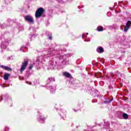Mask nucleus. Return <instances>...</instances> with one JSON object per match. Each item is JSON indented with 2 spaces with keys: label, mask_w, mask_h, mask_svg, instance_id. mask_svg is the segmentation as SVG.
Wrapping results in <instances>:
<instances>
[{
  "label": "nucleus",
  "mask_w": 131,
  "mask_h": 131,
  "mask_svg": "<svg viewBox=\"0 0 131 131\" xmlns=\"http://www.w3.org/2000/svg\"><path fill=\"white\" fill-rule=\"evenodd\" d=\"M82 37H84V35H82Z\"/></svg>",
  "instance_id": "f3484780"
},
{
  "label": "nucleus",
  "mask_w": 131,
  "mask_h": 131,
  "mask_svg": "<svg viewBox=\"0 0 131 131\" xmlns=\"http://www.w3.org/2000/svg\"><path fill=\"white\" fill-rule=\"evenodd\" d=\"M28 64V60H25V62L22 63V66L20 68V71L21 73L25 70L26 67H27V65Z\"/></svg>",
  "instance_id": "f03ea898"
},
{
  "label": "nucleus",
  "mask_w": 131,
  "mask_h": 131,
  "mask_svg": "<svg viewBox=\"0 0 131 131\" xmlns=\"http://www.w3.org/2000/svg\"><path fill=\"white\" fill-rule=\"evenodd\" d=\"M63 75H64V76H66V77H68L69 78H70V77H71V75L67 72L64 73Z\"/></svg>",
  "instance_id": "6e6552de"
},
{
  "label": "nucleus",
  "mask_w": 131,
  "mask_h": 131,
  "mask_svg": "<svg viewBox=\"0 0 131 131\" xmlns=\"http://www.w3.org/2000/svg\"><path fill=\"white\" fill-rule=\"evenodd\" d=\"M43 13H45V10L43 9V8H39L36 11V13H35L36 18H39V17H41Z\"/></svg>",
  "instance_id": "f257e3e1"
},
{
  "label": "nucleus",
  "mask_w": 131,
  "mask_h": 131,
  "mask_svg": "<svg viewBox=\"0 0 131 131\" xmlns=\"http://www.w3.org/2000/svg\"><path fill=\"white\" fill-rule=\"evenodd\" d=\"M131 26V21L129 20L127 21V23L126 24V27H125L124 29V31L125 32H126V31H127V30H128V29H129V27H130Z\"/></svg>",
  "instance_id": "7ed1b4c3"
},
{
  "label": "nucleus",
  "mask_w": 131,
  "mask_h": 131,
  "mask_svg": "<svg viewBox=\"0 0 131 131\" xmlns=\"http://www.w3.org/2000/svg\"><path fill=\"white\" fill-rule=\"evenodd\" d=\"M98 74H99L95 73V77H97V75H98Z\"/></svg>",
  "instance_id": "ddd939ff"
},
{
  "label": "nucleus",
  "mask_w": 131,
  "mask_h": 131,
  "mask_svg": "<svg viewBox=\"0 0 131 131\" xmlns=\"http://www.w3.org/2000/svg\"><path fill=\"white\" fill-rule=\"evenodd\" d=\"M86 34L88 35V34H89V33H87Z\"/></svg>",
  "instance_id": "6ab92c4d"
},
{
  "label": "nucleus",
  "mask_w": 131,
  "mask_h": 131,
  "mask_svg": "<svg viewBox=\"0 0 131 131\" xmlns=\"http://www.w3.org/2000/svg\"><path fill=\"white\" fill-rule=\"evenodd\" d=\"M25 20H26V21H28V22H30L31 23H33V18L30 15L26 16L25 17Z\"/></svg>",
  "instance_id": "20e7f679"
},
{
  "label": "nucleus",
  "mask_w": 131,
  "mask_h": 131,
  "mask_svg": "<svg viewBox=\"0 0 131 131\" xmlns=\"http://www.w3.org/2000/svg\"><path fill=\"white\" fill-rule=\"evenodd\" d=\"M0 67L4 69V70H7V71H12V69L9 67H6L5 66H1Z\"/></svg>",
  "instance_id": "39448f33"
},
{
  "label": "nucleus",
  "mask_w": 131,
  "mask_h": 131,
  "mask_svg": "<svg viewBox=\"0 0 131 131\" xmlns=\"http://www.w3.org/2000/svg\"><path fill=\"white\" fill-rule=\"evenodd\" d=\"M33 67V66L32 64H31L29 67V69H32V68Z\"/></svg>",
  "instance_id": "f8f14e48"
},
{
  "label": "nucleus",
  "mask_w": 131,
  "mask_h": 131,
  "mask_svg": "<svg viewBox=\"0 0 131 131\" xmlns=\"http://www.w3.org/2000/svg\"><path fill=\"white\" fill-rule=\"evenodd\" d=\"M98 31H103V27L99 26L97 28Z\"/></svg>",
  "instance_id": "9d476101"
},
{
  "label": "nucleus",
  "mask_w": 131,
  "mask_h": 131,
  "mask_svg": "<svg viewBox=\"0 0 131 131\" xmlns=\"http://www.w3.org/2000/svg\"><path fill=\"white\" fill-rule=\"evenodd\" d=\"M49 39H52V37H51V36H50V37H49Z\"/></svg>",
  "instance_id": "dca6fc26"
},
{
  "label": "nucleus",
  "mask_w": 131,
  "mask_h": 131,
  "mask_svg": "<svg viewBox=\"0 0 131 131\" xmlns=\"http://www.w3.org/2000/svg\"><path fill=\"white\" fill-rule=\"evenodd\" d=\"M29 84H31V82H29Z\"/></svg>",
  "instance_id": "a211bd4d"
},
{
  "label": "nucleus",
  "mask_w": 131,
  "mask_h": 131,
  "mask_svg": "<svg viewBox=\"0 0 131 131\" xmlns=\"http://www.w3.org/2000/svg\"><path fill=\"white\" fill-rule=\"evenodd\" d=\"M122 117L124 119H127L128 118V115L126 113L123 114Z\"/></svg>",
  "instance_id": "1a4fd4ad"
},
{
  "label": "nucleus",
  "mask_w": 131,
  "mask_h": 131,
  "mask_svg": "<svg viewBox=\"0 0 131 131\" xmlns=\"http://www.w3.org/2000/svg\"><path fill=\"white\" fill-rule=\"evenodd\" d=\"M112 101V100H110V101H108L107 102H106V101H105V103H110Z\"/></svg>",
  "instance_id": "4468645a"
},
{
  "label": "nucleus",
  "mask_w": 131,
  "mask_h": 131,
  "mask_svg": "<svg viewBox=\"0 0 131 131\" xmlns=\"http://www.w3.org/2000/svg\"><path fill=\"white\" fill-rule=\"evenodd\" d=\"M110 75H111V76H114L113 73H111Z\"/></svg>",
  "instance_id": "2eb2a0df"
},
{
  "label": "nucleus",
  "mask_w": 131,
  "mask_h": 131,
  "mask_svg": "<svg viewBox=\"0 0 131 131\" xmlns=\"http://www.w3.org/2000/svg\"><path fill=\"white\" fill-rule=\"evenodd\" d=\"M52 79L53 81H55V79L54 78H49V80H50V81H52Z\"/></svg>",
  "instance_id": "9b49d317"
},
{
  "label": "nucleus",
  "mask_w": 131,
  "mask_h": 131,
  "mask_svg": "<svg viewBox=\"0 0 131 131\" xmlns=\"http://www.w3.org/2000/svg\"><path fill=\"white\" fill-rule=\"evenodd\" d=\"M97 51L98 53H99V54H101V53H103L104 52V49L102 47H99L97 49Z\"/></svg>",
  "instance_id": "423d86ee"
},
{
  "label": "nucleus",
  "mask_w": 131,
  "mask_h": 131,
  "mask_svg": "<svg viewBox=\"0 0 131 131\" xmlns=\"http://www.w3.org/2000/svg\"><path fill=\"white\" fill-rule=\"evenodd\" d=\"M9 77H10V74H5L4 76L5 80H8V79H9Z\"/></svg>",
  "instance_id": "0eeeda50"
}]
</instances>
